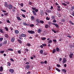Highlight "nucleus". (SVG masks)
<instances>
[{
    "mask_svg": "<svg viewBox=\"0 0 74 74\" xmlns=\"http://www.w3.org/2000/svg\"><path fill=\"white\" fill-rule=\"evenodd\" d=\"M28 32L30 34H34V31L32 30H29L28 31Z\"/></svg>",
    "mask_w": 74,
    "mask_h": 74,
    "instance_id": "nucleus-3",
    "label": "nucleus"
},
{
    "mask_svg": "<svg viewBox=\"0 0 74 74\" xmlns=\"http://www.w3.org/2000/svg\"><path fill=\"white\" fill-rule=\"evenodd\" d=\"M36 21L37 23H40V22H39V19H36Z\"/></svg>",
    "mask_w": 74,
    "mask_h": 74,
    "instance_id": "nucleus-24",
    "label": "nucleus"
},
{
    "mask_svg": "<svg viewBox=\"0 0 74 74\" xmlns=\"http://www.w3.org/2000/svg\"><path fill=\"white\" fill-rule=\"evenodd\" d=\"M73 53L71 52L70 54L69 55V56L71 59L73 58Z\"/></svg>",
    "mask_w": 74,
    "mask_h": 74,
    "instance_id": "nucleus-4",
    "label": "nucleus"
},
{
    "mask_svg": "<svg viewBox=\"0 0 74 74\" xmlns=\"http://www.w3.org/2000/svg\"><path fill=\"white\" fill-rule=\"evenodd\" d=\"M46 39H47V38H46L45 37H43V38H41V39L42 40H46Z\"/></svg>",
    "mask_w": 74,
    "mask_h": 74,
    "instance_id": "nucleus-28",
    "label": "nucleus"
},
{
    "mask_svg": "<svg viewBox=\"0 0 74 74\" xmlns=\"http://www.w3.org/2000/svg\"><path fill=\"white\" fill-rule=\"evenodd\" d=\"M55 17L54 16H52V19H55Z\"/></svg>",
    "mask_w": 74,
    "mask_h": 74,
    "instance_id": "nucleus-35",
    "label": "nucleus"
},
{
    "mask_svg": "<svg viewBox=\"0 0 74 74\" xmlns=\"http://www.w3.org/2000/svg\"><path fill=\"white\" fill-rule=\"evenodd\" d=\"M7 41H4L3 42V44H7Z\"/></svg>",
    "mask_w": 74,
    "mask_h": 74,
    "instance_id": "nucleus-36",
    "label": "nucleus"
},
{
    "mask_svg": "<svg viewBox=\"0 0 74 74\" xmlns=\"http://www.w3.org/2000/svg\"><path fill=\"white\" fill-rule=\"evenodd\" d=\"M22 16L23 17V18H25L26 17H25V15L24 14H22Z\"/></svg>",
    "mask_w": 74,
    "mask_h": 74,
    "instance_id": "nucleus-37",
    "label": "nucleus"
},
{
    "mask_svg": "<svg viewBox=\"0 0 74 74\" xmlns=\"http://www.w3.org/2000/svg\"><path fill=\"white\" fill-rule=\"evenodd\" d=\"M71 8L72 10H74V6H72L71 7Z\"/></svg>",
    "mask_w": 74,
    "mask_h": 74,
    "instance_id": "nucleus-54",
    "label": "nucleus"
},
{
    "mask_svg": "<svg viewBox=\"0 0 74 74\" xmlns=\"http://www.w3.org/2000/svg\"><path fill=\"white\" fill-rule=\"evenodd\" d=\"M48 43L49 44H51V43L52 42V40H49V41H48Z\"/></svg>",
    "mask_w": 74,
    "mask_h": 74,
    "instance_id": "nucleus-21",
    "label": "nucleus"
},
{
    "mask_svg": "<svg viewBox=\"0 0 74 74\" xmlns=\"http://www.w3.org/2000/svg\"><path fill=\"white\" fill-rule=\"evenodd\" d=\"M17 41H18L19 42V44H22V41H21V40L19 39H18L17 40Z\"/></svg>",
    "mask_w": 74,
    "mask_h": 74,
    "instance_id": "nucleus-17",
    "label": "nucleus"
},
{
    "mask_svg": "<svg viewBox=\"0 0 74 74\" xmlns=\"http://www.w3.org/2000/svg\"><path fill=\"white\" fill-rule=\"evenodd\" d=\"M9 71L11 73H13L14 72V70L12 69H10Z\"/></svg>",
    "mask_w": 74,
    "mask_h": 74,
    "instance_id": "nucleus-7",
    "label": "nucleus"
},
{
    "mask_svg": "<svg viewBox=\"0 0 74 74\" xmlns=\"http://www.w3.org/2000/svg\"><path fill=\"white\" fill-rule=\"evenodd\" d=\"M59 60H60L59 62H61V61H62V58H60Z\"/></svg>",
    "mask_w": 74,
    "mask_h": 74,
    "instance_id": "nucleus-57",
    "label": "nucleus"
},
{
    "mask_svg": "<svg viewBox=\"0 0 74 74\" xmlns=\"http://www.w3.org/2000/svg\"><path fill=\"white\" fill-rule=\"evenodd\" d=\"M21 7H23V4L21 3Z\"/></svg>",
    "mask_w": 74,
    "mask_h": 74,
    "instance_id": "nucleus-59",
    "label": "nucleus"
},
{
    "mask_svg": "<svg viewBox=\"0 0 74 74\" xmlns=\"http://www.w3.org/2000/svg\"><path fill=\"white\" fill-rule=\"evenodd\" d=\"M5 29L6 30V31H8V28H7V27H5Z\"/></svg>",
    "mask_w": 74,
    "mask_h": 74,
    "instance_id": "nucleus-32",
    "label": "nucleus"
},
{
    "mask_svg": "<svg viewBox=\"0 0 74 74\" xmlns=\"http://www.w3.org/2000/svg\"><path fill=\"white\" fill-rule=\"evenodd\" d=\"M40 13L41 15L44 16V11H43V10H41L40 11Z\"/></svg>",
    "mask_w": 74,
    "mask_h": 74,
    "instance_id": "nucleus-1",
    "label": "nucleus"
},
{
    "mask_svg": "<svg viewBox=\"0 0 74 74\" xmlns=\"http://www.w3.org/2000/svg\"><path fill=\"white\" fill-rule=\"evenodd\" d=\"M8 51H14V50H13V49L10 48L8 49Z\"/></svg>",
    "mask_w": 74,
    "mask_h": 74,
    "instance_id": "nucleus-20",
    "label": "nucleus"
},
{
    "mask_svg": "<svg viewBox=\"0 0 74 74\" xmlns=\"http://www.w3.org/2000/svg\"><path fill=\"white\" fill-rule=\"evenodd\" d=\"M56 50L57 52H58L59 50V48L57 47V48H56Z\"/></svg>",
    "mask_w": 74,
    "mask_h": 74,
    "instance_id": "nucleus-44",
    "label": "nucleus"
},
{
    "mask_svg": "<svg viewBox=\"0 0 74 74\" xmlns=\"http://www.w3.org/2000/svg\"><path fill=\"white\" fill-rule=\"evenodd\" d=\"M32 12H33V14L34 15H37V14H36V12L34 10H32Z\"/></svg>",
    "mask_w": 74,
    "mask_h": 74,
    "instance_id": "nucleus-16",
    "label": "nucleus"
},
{
    "mask_svg": "<svg viewBox=\"0 0 74 74\" xmlns=\"http://www.w3.org/2000/svg\"><path fill=\"white\" fill-rule=\"evenodd\" d=\"M23 25L25 26H26L27 25V23H25L24 22L23 23Z\"/></svg>",
    "mask_w": 74,
    "mask_h": 74,
    "instance_id": "nucleus-45",
    "label": "nucleus"
},
{
    "mask_svg": "<svg viewBox=\"0 0 74 74\" xmlns=\"http://www.w3.org/2000/svg\"><path fill=\"white\" fill-rule=\"evenodd\" d=\"M14 41L15 38L14 37L12 38L11 40V41H12V42H14Z\"/></svg>",
    "mask_w": 74,
    "mask_h": 74,
    "instance_id": "nucleus-15",
    "label": "nucleus"
},
{
    "mask_svg": "<svg viewBox=\"0 0 74 74\" xmlns=\"http://www.w3.org/2000/svg\"><path fill=\"white\" fill-rule=\"evenodd\" d=\"M14 32L16 34H19V31L18 30H16L14 31Z\"/></svg>",
    "mask_w": 74,
    "mask_h": 74,
    "instance_id": "nucleus-14",
    "label": "nucleus"
},
{
    "mask_svg": "<svg viewBox=\"0 0 74 74\" xmlns=\"http://www.w3.org/2000/svg\"><path fill=\"white\" fill-rule=\"evenodd\" d=\"M21 36L22 37H26V35L24 34H22L21 35Z\"/></svg>",
    "mask_w": 74,
    "mask_h": 74,
    "instance_id": "nucleus-9",
    "label": "nucleus"
},
{
    "mask_svg": "<svg viewBox=\"0 0 74 74\" xmlns=\"http://www.w3.org/2000/svg\"><path fill=\"white\" fill-rule=\"evenodd\" d=\"M34 26V24H32L30 25V27H32Z\"/></svg>",
    "mask_w": 74,
    "mask_h": 74,
    "instance_id": "nucleus-33",
    "label": "nucleus"
},
{
    "mask_svg": "<svg viewBox=\"0 0 74 74\" xmlns=\"http://www.w3.org/2000/svg\"><path fill=\"white\" fill-rule=\"evenodd\" d=\"M48 12H51L52 11H51L50 10H48Z\"/></svg>",
    "mask_w": 74,
    "mask_h": 74,
    "instance_id": "nucleus-60",
    "label": "nucleus"
},
{
    "mask_svg": "<svg viewBox=\"0 0 74 74\" xmlns=\"http://www.w3.org/2000/svg\"><path fill=\"white\" fill-rule=\"evenodd\" d=\"M66 59L65 58H64L63 59L62 63H65L66 62Z\"/></svg>",
    "mask_w": 74,
    "mask_h": 74,
    "instance_id": "nucleus-10",
    "label": "nucleus"
},
{
    "mask_svg": "<svg viewBox=\"0 0 74 74\" xmlns=\"http://www.w3.org/2000/svg\"><path fill=\"white\" fill-rule=\"evenodd\" d=\"M25 67L27 69H29L30 68V66L28 64L26 65L25 66Z\"/></svg>",
    "mask_w": 74,
    "mask_h": 74,
    "instance_id": "nucleus-5",
    "label": "nucleus"
},
{
    "mask_svg": "<svg viewBox=\"0 0 74 74\" xmlns=\"http://www.w3.org/2000/svg\"><path fill=\"white\" fill-rule=\"evenodd\" d=\"M62 5H64L65 6H66V5H67V4H66L65 3H62Z\"/></svg>",
    "mask_w": 74,
    "mask_h": 74,
    "instance_id": "nucleus-34",
    "label": "nucleus"
},
{
    "mask_svg": "<svg viewBox=\"0 0 74 74\" xmlns=\"http://www.w3.org/2000/svg\"><path fill=\"white\" fill-rule=\"evenodd\" d=\"M66 3L67 4H70V2L69 1H66Z\"/></svg>",
    "mask_w": 74,
    "mask_h": 74,
    "instance_id": "nucleus-46",
    "label": "nucleus"
},
{
    "mask_svg": "<svg viewBox=\"0 0 74 74\" xmlns=\"http://www.w3.org/2000/svg\"><path fill=\"white\" fill-rule=\"evenodd\" d=\"M3 40V38H0V42H2Z\"/></svg>",
    "mask_w": 74,
    "mask_h": 74,
    "instance_id": "nucleus-30",
    "label": "nucleus"
},
{
    "mask_svg": "<svg viewBox=\"0 0 74 74\" xmlns=\"http://www.w3.org/2000/svg\"><path fill=\"white\" fill-rule=\"evenodd\" d=\"M6 22H7V23H10V20H7L6 21Z\"/></svg>",
    "mask_w": 74,
    "mask_h": 74,
    "instance_id": "nucleus-39",
    "label": "nucleus"
},
{
    "mask_svg": "<svg viewBox=\"0 0 74 74\" xmlns=\"http://www.w3.org/2000/svg\"><path fill=\"white\" fill-rule=\"evenodd\" d=\"M31 20H32V21H34V20H35V19H36L35 17H34L33 16H31Z\"/></svg>",
    "mask_w": 74,
    "mask_h": 74,
    "instance_id": "nucleus-8",
    "label": "nucleus"
},
{
    "mask_svg": "<svg viewBox=\"0 0 74 74\" xmlns=\"http://www.w3.org/2000/svg\"><path fill=\"white\" fill-rule=\"evenodd\" d=\"M8 13H4V15H8Z\"/></svg>",
    "mask_w": 74,
    "mask_h": 74,
    "instance_id": "nucleus-53",
    "label": "nucleus"
},
{
    "mask_svg": "<svg viewBox=\"0 0 74 74\" xmlns=\"http://www.w3.org/2000/svg\"><path fill=\"white\" fill-rule=\"evenodd\" d=\"M4 5L5 7L7 8L8 6V3H7L5 2Z\"/></svg>",
    "mask_w": 74,
    "mask_h": 74,
    "instance_id": "nucleus-6",
    "label": "nucleus"
},
{
    "mask_svg": "<svg viewBox=\"0 0 74 74\" xmlns=\"http://www.w3.org/2000/svg\"><path fill=\"white\" fill-rule=\"evenodd\" d=\"M10 60L13 62H14V60L13 59H12V58H11Z\"/></svg>",
    "mask_w": 74,
    "mask_h": 74,
    "instance_id": "nucleus-47",
    "label": "nucleus"
},
{
    "mask_svg": "<svg viewBox=\"0 0 74 74\" xmlns=\"http://www.w3.org/2000/svg\"><path fill=\"white\" fill-rule=\"evenodd\" d=\"M57 67H60V65H59V64H57Z\"/></svg>",
    "mask_w": 74,
    "mask_h": 74,
    "instance_id": "nucleus-61",
    "label": "nucleus"
},
{
    "mask_svg": "<svg viewBox=\"0 0 74 74\" xmlns=\"http://www.w3.org/2000/svg\"><path fill=\"white\" fill-rule=\"evenodd\" d=\"M35 11L36 12H38V9H36Z\"/></svg>",
    "mask_w": 74,
    "mask_h": 74,
    "instance_id": "nucleus-62",
    "label": "nucleus"
},
{
    "mask_svg": "<svg viewBox=\"0 0 74 74\" xmlns=\"http://www.w3.org/2000/svg\"><path fill=\"white\" fill-rule=\"evenodd\" d=\"M0 32L1 33H4V32L2 29H0Z\"/></svg>",
    "mask_w": 74,
    "mask_h": 74,
    "instance_id": "nucleus-23",
    "label": "nucleus"
},
{
    "mask_svg": "<svg viewBox=\"0 0 74 74\" xmlns=\"http://www.w3.org/2000/svg\"><path fill=\"white\" fill-rule=\"evenodd\" d=\"M42 31L40 29H39L38 30V33H41Z\"/></svg>",
    "mask_w": 74,
    "mask_h": 74,
    "instance_id": "nucleus-18",
    "label": "nucleus"
},
{
    "mask_svg": "<svg viewBox=\"0 0 74 74\" xmlns=\"http://www.w3.org/2000/svg\"><path fill=\"white\" fill-rule=\"evenodd\" d=\"M67 37H69V38H71V36H69V35H68L67 36Z\"/></svg>",
    "mask_w": 74,
    "mask_h": 74,
    "instance_id": "nucleus-58",
    "label": "nucleus"
},
{
    "mask_svg": "<svg viewBox=\"0 0 74 74\" xmlns=\"http://www.w3.org/2000/svg\"><path fill=\"white\" fill-rule=\"evenodd\" d=\"M5 37H7V38H8V37H9V36H8V34H5Z\"/></svg>",
    "mask_w": 74,
    "mask_h": 74,
    "instance_id": "nucleus-26",
    "label": "nucleus"
},
{
    "mask_svg": "<svg viewBox=\"0 0 74 74\" xmlns=\"http://www.w3.org/2000/svg\"><path fill=\"white\" fill-rule=\"evenodd\" d=\"M18 53H19V54H21V50H18Z\"/></svg>",
    "mask_w": 74,
    "mask_h": 74,
    "instance_id": "nucleus-41",
    "label": "nucleus"
},
{
    "mask_svg": "<svg viewBox=\"0 0 74 74\" xmlns=\"http://www.w3.org/2000/svg\"><path fill=\"white\" fill-rule=\"evenodd\" d=\"M16 18L18 20V21H22V19H21V18L17 16Z\"/></svg>",
    "mask_w": 74,
    "mask_h": 74,
    "instance_id": "nucleus-13",
    "label": "nucleus"
},
{
    "mask_svg": "<svg viewBox=\"0 0 74 74\" xmlns=\"http://www.w3.org/2000/svg\"><path fill=\"white\" fill-rule=\"evenodd\" d=\"M27 45L28 47H30L31 46V45H30V44L29 43H28L27 44Z\"/></svg>",
    "mask_w": 74,
    "mask_h": 74,
    "instance_id": "nucleus-52",
    "label": "nucleus"
},
{
    "mask_svg": "<svg viewBox=\"0 0 74 74\" xmlns=\"http://www.w3.org/2000/svg\"><path fill=\"white\" fill-rule=\"evenodd\" d=\"M43 52H44V51L43 50H41L40 51V53L41 54H42L43 53Z\"/></svg>",
    "mask_w": 74,
    "mask_h": 74,
    "instance_id": "nucleus-22",
    "label": "nucleus"
},
{
    "mask_svg": "<svg viewBox=\"0 0 74 74\" xmlns=\"http://www.w3.org/2000/svg\"><path fill=\"white\" fill-rule=\"evenodd\" d=\"M51 31L52 32H54V33H56V31L54 30L53 29H51Z\"/></svg>",
    "mask_w": 74,
    "mask_h": 74,
    "instance_id": "nucleus-27",
    "label": "nucleus"
},
{
    "mask_svg": "<svg viewBox=\"0 0 74 74\" xmlns=\"http://www.w3.org/2000/svg\"><path fill=\"white\" fill-rule=\"evenodd\" d=\"M53 40V41L54 42H56V40Z\"/></svg>",
    "mask_w": 74,
    "mask_h": 74,
    "instance_id": "nucleus-63",
    "label": "nucleus"
},
{
    "mask_svg": "<svg viewBox=\"0 0 74 74\" xmlns=\"http://www.w3.org/2000/svg\"><path fill=\"white\" fill-rule=\"evenodd\" d=\"M40 23H43L44 22L42 20L40 21Z\"/></svg>",
    "mask_w": 74,
    "mask_h": 74,
    "instance_id": "nucleus-48",
    "label": "nucleus"
},
{
    "mask_svg": "<svg viewBox=\"0 0 74 74\" xmlns=\"http://www.w3.org/2000/svg\"><path fill=\"white\" fill-rule=\"evenodd\" d=\"M4 52V51H0L1 53H3Z\"/></svg>",
    "mask_w": 74,
    "mask_h": 74,
    "instance_id": "nucleus-43",
    "label": "nucleus"
},
{
    "mask_svg": "<svg viewBox=\"0 0 74 74\" xmlns=\"http://www.w3.org/2000/svg\"><path fill=\"white\" fill-rule=\"evenodd\" d=\"M8 9H9V10H11L12 8V5H11L10 4L9 5H8Z\"/></svg>",
    "mask_w": 74,
    "mask_h": 74,
    "instance_id": "nucleus-2",
    "label": "nucleus"
},
{
    "mask_svg": "<svg viewBox=\"0 0 74 74\" xmlns=\"http://www.w3.org/2000/svg\"><path fill=\"white\" fill-rule=\"evenodd\" d=\"M53 25L55 26L56 27H59V25L55 23H53Z\"/></svg>",
    "mask_w": 74,
    "mask_h": 74,
    "instance_id": "nucleus-11",
    "label": "nucleus"
},
{
    "mask_svg": "<svg viewBox=\"0 0 74 74\" xmlns=\"http://www.w3.org/2000/svg\"><path fill=\"white\" fill-rule=\"evenodd\" d=\"M72 15H73V16H74V12L72 13Z\"/></svg>",
    "mask_w": 74,
    "mask_h": 74,
    "instance_id": "nucleus-64",
    "label": "nucleus"
},
{
    "mask_svg": "<svg viewBox=\"0 0 74 74\" xmlns=\"http://www.w3.org/2000/svg\"><path fill=\"white\" fill-rule=\"evenodd\" d=\"M3 71V68L2 66H1L0 67V71L1 72H2V71Z\"/></svg>",
    "mask_w": 74,
    "mask_h": 74,
    "instance_id": "nucleus-12",
    "label": "nucleus"
},
{
    "mask_svg": "<svg viewBox=\"0 0 74 74\" xmlns=\"http://www.w3.org/2000/svg\"><path fill=\"white\" fill-rule=\"evenodd\" d=\"M40 64H44V62H40Z\"/></svg>",
    "mask_w": 74,
    "mask_h": 74,
    "instance_id": "nucleus-55",
    "label": "nucleus"
},
{
    "mask_svg": "<svg viewBox=\"0 0 74 74\" xmlns=\"http://www.w3.org/2000/svg\"><path fill=\"white\" fill-rule=\"evenodd\" d=\"M21 11H23V12H26V10H23V9H22L21 10Z\"/></svg>",
    "mask_w": 74,
    "mask_h": 74,
    "instance_id": "nucleus-50",
    "label": "nucleus"
},
{
    "mask_svg": "<svg viewBox=\"0 0 74 74\" xmlns=\"http://www.w3.org/2000/svg\"><path fill=\"white\" fill-rule=\"evenodd\" d=\"M62 71H63V72H64V73H66V70L65 69H62Z\"/></svg>",
    "mask_w": 74,
    "mask_h": 74,
    "instance_id": "nucleus-19",
    "label": "nucleus"
},
{
    "mask_svg": "<svg viewBox=\"0 0 74 74\" xmlns=\"http://www.w3.org/2000/svg\"><path fill=\"white\" fill-rule=\"evenodd\" d=\"M42 45L43 47H46V46H47V45L46 44H42Z\"/></svg>",
    "mask_w": 74,
    "mask_h": 74,
    "instance_id": "nucleus-51",
    "label": "nucleus"
},
{
    "mask_svg": "<svg viewBox=\"0 0 74 74\" xmlns=\"http://www.w3.org/2000/svg\"><path fill=\"white\" fill-rule=\"evenodd\" d=\"M45 27L46 28H48V25H45Z\"/></svg>",
    "mask_w": 74,
    "mask_h": 74,
    "instance_id": "nucleus-49",
    "label": "nucleus"
},
{
    "mask_svg": "<svg viewBox=\"0 0 74 74\" xmlns=\"http://www.w3.org/2000/svg\"><path fill=\"white\" fill-rule=\"evenodd\" d=\"M46 19L48 21H49V20L50 19L48 17H47L46 18Z\"/></svg>",
    "mask_w": 74,
    "mask_h": 74,
    "instance_id": "nucleus-38",
    "label": "nucleus"
},
{
    "mask_svg": "<svg viewBox=\"0 0 74 74\" xmlns=\"http://www.w3.org/2000/svg\"><path fill=\"white\" fill-rule=\"evenodd\" d=\"M32 10H36V8H34L33 7L32 8Z\"/></svg>",
    "mask_w": 74,
    "mask_h": 74,
    "instance_id": "nucleus-42",
    "label": "nucleus"
},
{
    "mask_svg": "<svg viewBox=\"0 0 74 74\" xmlns=\"http://www.w3.org/2000/svg\"><path fill=\"white\" fill-rule=\"evenodd\" d=\"M53 22H54V23H56V20H54L53 21Z\"/></svg>",
    "mask_w": 74,
    "mask_h": 74,
    "instance_id": "nucleus-56",
    "label": "nucleus"
},
{
    "mask_svg": "<svg viewBox=\"0 0 74 74\" xmlns=\"http://www.w3.org/2000/svg\"><path fill=\"white\" fill-rule=\"evenodd\" d=\"M61 21L63 22H65V20L63 19H61Z\"/></svg>",
    "mask_w": 74,
    "mask_h": 74,
    "instance_id": "nucleus-40",
    "label": "nucleus"
},
{
    "mask_svg": "<svg viewBox=\"0 0 74 74\" xmlns=\"http://www.w3.org/2000/svg\"><path fill=\"white\" fill-rule=\"evenodd\" d=\"M8 66H10L11 65V63H10V62H8Z\"/></svg>",
    "mask_w": 74,
    "mask_h": 74,
    "instance_id": "nucleus-31",
    "label": "nucleus"
},
{
    "mask_svg": "<svg viewBox=\"0 0 74 74\" xmlns=\"http://www.w3.org/2000/svg\"><path fill=\"white\" fill-rule=\"evenodd\" d=\"M56 70H57V71H58L59 72H60V70L57 68H56Z\"/></svg>",
    "mask_w": 74,
    "mask_h": 74,
    "instance_id": "nucleus-25",
    "label": "nucleus"
},
{
    "mask_svg": "<svg viewBox=\"0 0 74 74\" xmlns=\"http://www.w3.org/2000/svg\"><path fill=\"white\" fill-rule=\"evenodd\" d=\"M55 52H56V50H55V49H54L53 50L52 53L53 54Z\"/></svg>",
    "mask_w": 74,
    "mask_h": 74,
    "instance_id": "nucleus-29",
    "label": "nucleus"
}]
</instances>
